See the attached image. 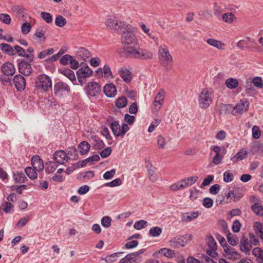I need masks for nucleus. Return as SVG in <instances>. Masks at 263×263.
Returning <instances> with one entry per match:
<instances>
[{
	"mask_svg": "<svg viewBox=\"0 0 263 263\" xmlns=\"http://www.w3.org/2000/svg\"><path fill=\"white\" fill-rule=\"evenodd\" d=\"M125 29L122 34V42L125 45H129L126 48V53L131 58L135 59H139L141 60H148L153 58V53L149 51L136 48L135 45H137V40L135 34L129 30V28L128 27Z\"/></svg>",
	"mask_w": 263,
	"mask_h": 263,
	"instance_id": "obj_1",
	"label": "nucleus"
},
{
	"mask_svg": "<svg viewBox=\"0 0 263 263\" xmlns=\"http://www.w3.org/2000/svg\"><path fill=\"white\" fill-rule=\"evenodd\" d=\"M212 91H210L208 88L203 89L198 97L199 106L202 108H208L212 102Z\"/></svg>",
	"mask_w": 263,
	"mask_h": 263,
	"instance_id": "obj_2",
	"label": "nucleus"
},
{
	"mask_svg": "<svg viewBox=\"0 0 263 263\" xmlns=\"http://www.w3.org/2000/svg\"><path fill=\"white\" fill-rule=\"evenodd\" d=\"M110 127L115 137H123L129 129L127 123H123L121 127L119 121L112 120L110 122Z\"/></svg>",
	"mask_w": 263,
	"mask_h": 263,
	"instance_id": "obj_3",
	"label": "nucleus"
},
{
	"mask_svg": "<svg viewBox=\"0 0 263 263\" xmlns=\"http://www.w3.org/2000/svg\"><path fill=\"white\" fill-rule=\"evenodd\" d=\"M105 25L110 29L119 32L123 29H126L127 25L125 23L117 19L116 16H111L105 21Z\"/></svg>",
	"mask_w": 263,
	"mask_h": 263,
	"instance_id": "obj_4",
	"label": "nucleus"
},
{
	"mask_svg": "<svg viewBox=\"0 0 263 263\" xmlns=\"http://www.w3.org/2000/svg\"><path fill=\"white\" fill-rule=\"evenodd\" d=\"M192 238V235L189 234L174 237L170 240V246L172 248L176 249L183 247L189 240H191Z\"/></svg>",
	"mask_w": 263,
	"mask_h": 263,
	"instance_id": "obj_5",
	"label": "nucleus"
},
{
	"mask_svg": "<svg viewBox=\"0 0 263 263\" xmlns=\"http://www.w3.org/2000/svg\"><path fill=\"white\" fill-rule=\"evenodd\" d=\"M92 72V70L88 65L85 64L83 65L81 64V67L77 71L79 82L81 84L85 83L86 78L91 77Z\"/></svg>",
	"mask_w": 263,
	"mask_h": 263,
	"instance_id": "obj_6",
	"label": "nucleus"
},
{
	"mask_svg": "<svg viewBox=\"0 0 263 263\" xmlns=\"http://www.w3.org/2000/svg\"><path fill=\"white\" fill-rule=\"evenodd\" d=\"M158 57L159 60L164 63L171 64L173 62V58L165 45H162L159 47Z\"/></svg>",
	"mask_w": 263,
	"mask_h": 263,
	"instance_id": "obj_7",
	"label": "nucleus"
},
{
	"mask_svg": "<svg viewBox=\"0 0 263 263\" xmlns=\"http://www.w3.org/2000/svg\"><path fill=\"white\" fill-rule=\"evenodd\" d=\"M36 86L42 88L45 91L51 89L52 82L50 78L46 74H41L37 78Z\"/></svg>",
	"mask_w": 263,
	"mask_h": 263,
	"instance_id": "obj_8",
	"label": "nucleus"
},
{
	"mask_svg": "<svg viewBox=\"0 0 263 263\" xmlns=\"http://www.w3.org/2000/svg\"><path fill=\"white\" fill-rule=\"evenodd\" d=\"M205 241L208 247L206 254L213 258L216 257L218 255L216 252L217 246L214 238L211 235L207 236L205 238Z\"/></svg>",
	"mask_w": 263,
	"mask_h": 263,
	"instance_id": "obj_9",
	"label": "nucleus"
},
{
	"mask_svg": "<svg viewBox=\"0 0 263 263\" xmlns=\"http://www.w3.org/2000/svg\"><path fill=\"white\" fill-rule=\"evenodd\" d=\"M55 162L59 164H64L69 159L67 154L63 150L55 152L53 156Z\"/></svg>",
	"mask_w": 263,
	"mask_h": 263,
	"instance_id": "obj_10",
	"label": "nucleus"
},
{
	"mask_svg": "<svg viewBox=\"0 0 263 263\" xmlns=\"http://www.w3.org/2000/svg\"><path fill=\"white\" fill-rule=\"evenodd\" d=\"M70 91L69 86L65 83L59 82L54 86V93L56 96H62L64 92Z\"/></svg>",
	"mask_w": 263,
	"mask_h": 263,
	"instance_id": "obj_11",
	"label": "nucleus"
},
{
	"mask_svg": "<svg viewBox=\"0 0 263 263\" xmlns=\"http://www.w3.org/2000/svg\"><path fill=\"white\" fill-rule=\"evenodd\" d=\"M19 72L26 76L30 75L32 72V68L29 62L22 61L18 64Z\"/></svg>",
	"mask_w": 263,
	"mask_h": 263,
	"instance_id": "obj_12",
	"label": "nucleus"
},
{
	"mask_svg": "<svg viewBox=\"0 0 263 263\" xmlns=\"http://www.w3.org/2000/svg\"><path fill=\"white\" fill-rule=\"evenodd\" d=\"M165 97V91L161 89L157 94L153 103V109L156 111H158L161 107Z\"/></svg>",
	"mask_w": 263,
	"mask_h": 263,
	"instance_id": "obj_13",
	"label": "nucleus"
},
{
	"mask_svg": "<svg viewBox=\"0 0 263 263\" xmlns=\"http://www.w3.org/2000/svg\"><path fill=\"white\" fill-rule=\"evenodd\" d=\"M226 254L224 256L229 259L237 260L240 258V254L236 251L235 249L229 245H225L223 248Z\"/></svg>",
	"mask_w": 263,
	"mask_h": 263,
	"instance_id": "obj_14",
	"label": "nucleus"
},
{
	"mask_svg": "<svg viewBox=\"0 0 263 263\" xmlns=\"http://www.w3.org/2000/svg\"><path fill=\"white\" fill-rule=\"evenodd\" d=\"M13 82L16 89L20 91L25 89L26 86V81L24 77L21 74H17L14 76Z\"/></svg>",
	"mask_w": 263,
	"mask_h": 263,
	"instance_id": "obj_15",
	"label": "nucleus"
},
{
	"mask_svg": "<svg viewBox=\"0 0 263 263\" xmlns=\"http://www.w3.org/2000/svg\"><path fill=\"white\" fill-rule=\"evenodd\" d=\"M87 93L91 97H95L101 91V86L98 83L90 82L87 86Z\"/></svg>",
	"mask_w": 263,
	"mask_h": 263,
	"instance_id": "obj_16",
	"label": "nucleus"
},
{
	"mask_svg": "<svg viewBox=\"0 0 263 263\" xmlns=\"http://www.w3.org/2000/svg\"><path fill=\"white\" fill-rule=\"evenodd\" d=\"M118 74L126 83H129L132 80L133 76L131 72L125 67L119 69Z\"/></svg>",
	"mask_w": 263,
	"mask_h": 263,
	"instance_id": "obj_17",
	"label": "nucleus"
},
{
	"mask_svg": "<svg viewBox=\"0 0 263 263\" xmlns=\"http://www.w3.org/2000/svg\"><path fill=\"white\" fill-rule=\"evenodd\" d=\"M135 255L133 253L127 254L120 260L119 263H140L141 261V257Z\"/></svg>",
	"mask_w": 263,
	"mask_h": 263,
	"instance_id": "obj_18",
	"label": "nucleus"
},
{
	"mask_svg": "<svg viewBox=\"0 0 263 263\" xmlns=\"http://www.w3.org/2000/svg\"><path fill=\"white\" fill-rule=\"evenodd\" d=\"M240 249L246 254H249L252 249L251 244L249 243L248 239L245 236L242 237L240 240Z\"/></svg>",
	"mask_w": 263,
	"mask_h": 263,
	"instance_id": "obj_19",
	"label": "nucleus"
},
{
	"mask_svg": "<svg viewBox=\"0 0 263 263\" xmlns=\"http://www.w3.org/2000/svg\"><path fill=\"white\" fill-rule=\"evenodd\" d=\"M14 55L17 54L20 57H25L27 58L31 62L33 61L34 55L32 54H27L25 50L21 46L15 45L14 46Z\"/></svg>",
	"mask_w": 263,
	"mask_h": 263,
	"instance_id": "obj_20",
	"label": "nucleus"
},
{
	"mask_svg": "<svg viewBox=\"0 0 263 263\" xmlns=\"http://www.w3.org/2000/svg\"><path fill=\"white\" fill-rule=\"evenodd\" d=\"M32 167L37 171L40 172L44 169V164L42 159L38 156H34L31 159Z\"/></svg>",
	"mask_w": 263,
	"mask_h": 263,
	"instance_id": "obj_21",
	"label": "nucleus"
},
{
	"mask_svg": "<svg viewBox=\"0 0 263 263\" xmlns=\"http://www.w3.org/2000/svg\"><path fill=\"white\" fill-rule=\"evenodd\" d=\"M103 91L105 95L109 98L114 97L117 94L116 87L111 83L105 85L104 87Z\"/></svg>",
	"mask_w": 263,
	"mask_h": 263,
	"instance_id": "obj_22",
	"label": "nucleus"
},
{
	"mask_svg": "<svg viewBox=\"0 0 263 263\" xmlns=\"http://www.w3.org/2000/svg\"><path fill=\"white\" fill-rule=\"evenodd\" d=\"M3 72L7 76H12L15 72V68L13 64L10 62H7L2 66Z\"/></svg>",
	"mask_w": 263,
	"mask_h": 263,
	"instance_id": "obj_23",
	"label": "nucleus"
},
{
	"mask_svg": "<svg viewBox=\"0 0 263 263\" xmlns=\"http://www.w3.org/2000/svg\"><path fill=\"white\" fill-rule=\"evenodd\" d=\"M247 103V101L241 100L235 107L234 106L233 115H241L245 110H247V106L246 105Z\"/></svg>",
	"mask_w": 263,
	"mask_h": 263,
	"instance_id": "obj_24",
	"label": "nucleus"
},
{
	"mask_svg": "<svg viewBox=\"0 0 263 263\" xmlns=\"http://www.w3.org/2000/svg\"><path fill=\"white\" fill-rule=\"evenodd\" d=\"M90 148V145L88 142L83 141L78 145V151L81 155H85L89 152Z\"/></svg>",
	"mask_w": 263,
	"mask_h": 263,
	"instance_id": "obj_25",
	"label": "nucleus"
},
{
	"mask_svg": "<svg viewBox=\"0 0 263 263\" xmlns=\"http://www.w3.org/2000/svg\"><path fill=\"white\" fill-rule=\"evenodd\" d=\"M60 73L68 78L72 83L76 81L74 73L73 71L69 68H63L59 69Z\"/></svg>",
	"mask_w": 263,
	"mask_h": 263,
	"instance_id": "obj_26",
	"label": "nucleus"
},
{
	"mask_svg": "<svg viewBox=\"0 0 263 263\" xmlns=\"http://www.w3.org/2000/svg\"><path fill=\"white\" fill-rule=\"evenodd\" d=\"M206 43L220 50H223L224 48L225 44L223 43L214 39H208Z\"/></svg>",
	"mask_w": 263,
	"mask_h": 263,
	"instance_id": "obj_27",
	"label": "nucleus"
},
{
	"mask_svg": "<svg viewBox=\"0 0 263 263\" xmlns=\"http://www.w3.org/2000/svg\"><path fill=\"white\" fill-rule=\"evenodd\" d=\"M248 154V151L245 149H241L234 156H233L231 160L234 162H237L238 161H241L245 159Z\"/></svg>",
	"mask_w": 263,
	"mask_h": 263,
	"instance_id": "obj_28",
	"label": "nucleus"
},
{
	"mask_svg": "<svg viewBox=\"0 0 263 263\" xmlns=\"http://www.w3.org/2000/svg\"><path fill=\"white\" fill-rule=\"evenodd\" d=\"M0 49L3 53H6L9 55H14V48L9 44L1 43L0 44Z\"/></svg>",
	"mask_w": 263,
	"mask_h": 263,
	"instance_id": "obj_29",
	"label": "nucleus"
},
{
	"mask_svg": "<svg viewBox=\"0 0 263 263\" xmlns=\"http://www.w3.org/2000/svg\"><path fill=\"white\" fill-rule=\"evenodd\" d=\"M198 179V177L196 176H192L191 177L186 178L184 179L181 180V182L183 185L184 188H186L188 186H191L194 184Z\"/></svg>",
	"mask_w": 263,
	"mask_h": 263,
	"instance_id": "obj_30",
	"label": "nucleus"
},
{
	"mask_svg": "<svg viewBox=\"0 0 263 263\" xmlns=\"http://www.w3.org/2000/svg\"><path fill=\"white\" fill-rule=\"evenodd\" d=\"M198 216V213L197 212L192 213L183 214L181 216V220L182 221L190 222L197 218Z\"/></svg>",
	"mask_w": 263,
	"mask_h": 263,
	"instance_id": "obj_31",
	"label": "nucleus"
},
{
	"mask_svg": "<svg viewBox=\"0 0 263 263\" xmlns=\"http://www.w3.org/2000/svg\"><path fill=\"white\" fill-rule=\"evenodd\" d=\"M13 178L15 181L18 183H24L27 180L25 175L22 172H17L13 173Z\"/></svg>",
	"mask_w": 263,
	"mask_h": 263,
	"instance_id": "obj_32",
	"label": "nucleus"
},
{
	"mask_svg": "<svg viewBox=\"0 0 263 263\" xmlns=\"http://www.w3.org/2000/svg\"><path fill=\"white\" fill-rule=\"evenodd\" d=\"M253 254L256 257L259 263H263V250L260 248H255L252 251Z\"/></svg>",
	"mask_w": 263,
	"mask_h": 263,
	"instance_id": "obj_33",
	"label": "nucleus"
},
{
	"mask_svg": "<svg viewBox=\"0 0 263 263\" xmlns=\"http://www.w3.org/2000/svg\"><path fill=\"white\" fill-rule=\"evenodd\" d=\"M252 211L257 216H263V205L256 203L251 206Z\"/></svg>",
	"mask_w": 263,
	"mask_h": 263,
	"instance_id": "obj_34",
	"label": "nucleus"
},
{
	"mask_svg": "<svg viewBox=\"0 0 263 263\" xmlns=\"http://www.w3.org/2000/svg\"><path fill=\"white\" fill-rule=\"evenodd\" d=\"M100 157L98 155H95L82 161V166H84L89 164L91 165L95 161H98L100 160Z\"/></svg>",
	"mask_w": 263,
	"mask_h": 263,
	"instance_id": "obj_35",
	"label": "nucleus"
},
{
	"mask_svg": "<svg viewBox=\"0 0 263 263\" xmlns=\"http://www.w3.org/2000/svg\"><path fill=\"white\" fill-rule=\"evenodd\" d=\"M159 253L167 258H173L175 256V254L173 250L167 248L161 249L159 251Z\"/></svg>",
	"mask_w": 263,
	"mask_h": 263,
	"instance_id": "obj_36",
	"label": "nucleus"
},
{
	"mask_svg": "<svg viewBox=\"0 0 263 263\" xmlns=\"http://www.w3.org/2000/svg\"><path fill=\"white\" fill-rule=\"evenodd\" d=\"M225 84L228 88L232 89L238 86V82L236 79L231 78L226 80Z\"/></svg>",
	"mask_w": 263,
	"mask_h": 263,
	"instance_id": "obj_37",
	"label": "nucleus"
},
{
	"mask_svg": "<svg viewBox=\"0 0 263 263\" xmlns=\"http://www.w3.org/2000/svg\"><path fill=\"white\" fill-rule=\"evenodd\" d=\"M25 173L28 177L31 180H34L37 177L36 171L33 167H27L25 170Z\"/></svg>",
	"mask_w": 263,
	"mask_h": 263,
	"instance_id": "obj_38",
	"label": "nucleus"
},
{
	"mask_svg": "<svg viewBox=\"0 0 263 263\" xmlns=\"http://www.w3.org/2000/svg\"><path fill=\"white\" fill-rule=\"evenodd\" d=\"M227 238L228 242L232 246H235L238 244V239L235 235L231 234L230 232L227 234Z\"/></svg>",
	"mask_w": 263,
	"mask_h": 263,
	"instance_id": "obj_39",
	"label": "nucleus"
},
{
	"mask_svg": "<svg viewBox=\"0 0 263 263\" xmlns=\"http://www.w3.org/2000/svg\"><path fill=\"white\" fill-rule=\"evenodd\" d=\"M221 111L224 114H232L234 111V106L230 104H226L222 105L221 107Z\"/></svg>",
	"mask_w": 263,
	"mask_h": 263,
	"instance_id": "obj_40",
	"label": "nucleus"
},
{
	"mask_svg": "<svg viewBox=\"0 0 263 263\" xmlns=\"http://www.w3.org/2000/svg\"><path fill=\"white\" fill-rule=\"evenodd\" d=\"M1 208L6 213H11L14 211V206L9 202H4Z\"/></svg>",
	"mask_w": 263,
	"mask_h": 263,
	"instance_id": "obj_41",
	"label": "nucleus"
},
{
	"mask_svg": "<svg viewBox=\"0 0 263 263\" xmlns=\"http://www.w3.org/2000/svg\"><path fill=\"white\" fill-rule=\"evenodd\" d=\"M162 233V229L159 227H154L149 230V235L156 237L159 236Z\"/></svg>",
	"mask_w": 263,
	"mask_h": 263,
	"instance_id": "obj_42",
	"label": "nucleus"
},
{
	"mask_svg": "<svg viewBox=\"0 0 263 263\" xmlns=\"http://www.w3.org/2000/svg\"><path fill=\"white\" fill-rule=\"evenodd\" d=\"M58 167L57 163L50 161L47 163V166L45 168V171L47 173L50 174L54 172Z\"/></svg>",
	"mask_w": 263,
	"mask_h": 263,
	"instance_id": "obj_43",
	"label": "nucleus"
},
{
	"mask_svg": "<svg viewBox=\"0 0 263 263\" xmlns=\"http://www.w3.org/2000/svg\"><path fill=\"white\" fill-rule=\"evenodd\" d=\"M127 99L124 97L119 98L116 101V105L119 108L125 107L127 105Z\"/></svg>",
	"mask_w": 263,
	"mask_h": 263,
	"instance_id": "obj_44",
	"label": "nucleus"
},
{
	"mask_svg": "<svg viewBox=\"0 0 263 263\" xmlns=\"http://www.w3.org/2000/svg\"><path fill=\"white\" fill-rule=\"evenodd\" d=\"M55 25L60 27H62L66 24V20L62 15H58L55 20Z\"/></svg>",
	"mask_w": 263,
	"mask_h": 263,
	"instance_id": "obj_45",
	"label": "nucleus"
},
{
	"mask_svg": "<svg viewBox=\"0 0 263 263\" xmlns=\"http://www.w3.org/2000/svg\"><path fill=\"white\" fill-rule=\"evenodd\" d=\"M222 19L226 23H231L235 19V17L232 13H227L222 15Z\"/></svg>",
	"mask_w": 263,
	"mask_h": 263,
	"instance_id": "obj_46",
	"label": "nucleus"
},
{
	"mask_svg": "<svg viewBox=\"0 0 263 263\" xmlns=\"http://www.w3.org/2000/svg\"><path fill=\"white\" fill-rule=\"evenodd\" d=\"M105 146L104 142L100 138H96L94 140L93 148L95 149H101Z\"/></svg>",
	"mask_w": 263,
	"mask_h": 263,
	"instance_id": "obj_47",
	"label": "nucleus"
},
{
	"mask_svg": "<svg viewBox=\"0 0 263 263\" xmlns=\"http://www.w3.org/2000/svg\"><path fill=\"white\" fill-rule=\"evenodd\" d=\"M122 184V181L120 178H116L109 182L105 183L104 186L115 187L120 185Z\"/></svg>",
	"mask_w": 263,
	"mask_h": 263,
	"instance_id": "obj_48",
	"label": "nucleus"
},
{
	"mask_svg": "<svg viewBox=\"0 0 263 263\" xmlns=\"http://www.w3.org/2000/svg\"><path fill=\"white\" fill-rule=\"evenodd\" d=\"M148 224V222L147 221H145L144 220H140L138 221H137L135 223L134 225V227L136 230H141L143 228H144L145 226H146Z\"/></svg>",
	"mask_w": 263,
	"mask_h": 263,
	"instance_id": "obj_49",
	"label": "nucleus"
},
{
	"mask_svg": "<svg viewBox=\"0 0 263 263\" xmlns=\"http://www.w3.org/2000/svg\"><path fill=\"white\" fill-rule=\"evenodd\" d=\"M53 52H54V50L53 48H49L48 49L45 50L39 53V54L37 55V57L39 59H44L47 55H50V54H52Z\"/></svg>",
	"mask_w": 263,
	"mask_h": 263,
	"instance_id": "obj_50",
	"label": "nucleus"
},
{
	"mask_svg": "<svg viewBox=\"0 0 263 263\" xmlns=\"http://www.w3.org/2000/svg\"><path fill=\"white\" fill-rule=\"evenodd\" d=\"M252 134L253 138L255 139H258L260 137L261 132L259 128L257 126L254 125L253 126L252 129Z\"/></svg>",
	"mask_w": 263,
	"mask_h": 263,
	"instance_id": "obj_51",
	"label": "nucleus"
},
{
	"mask_svg": "<svg viewBox=\"0 0 263 263\" xmlns=\"http://www.w3.org/2000/svg\"><path fill=\"white\" fill-rule=\"evenodd\" d=\"M41 16L47 23H51L52 22V16L50 13L42 12Z\"/></svg>",
	"mask_w": 263,
	"mask_h": 263,
	"instance_id": "obj_52",
	"label": "nucleus"
},
{
	"mask_svg": "<svg viewBox=\"0 0 263 263\" xmlns=\"http://www.w3.org/2000/svg\"><path fill=\"white\" fill-rule=\"evenodd\" d=\"M11 10L12 12L16 13V14L19 15V16H24V9L20 6L16 5L12 6Z\"/></svg>",
	"mask_w": 263,
	"mask_h": 263,
	"instance_id": "obj_53",
	"label": "nucleus"
},
{
	"mask_svg": "<svg viewBox=\"0 0 263 263\" xmlns=\"http://www.w3.org/2000/svg\"><path fill=\"white\" fill-rule=\"evenodd\" d=\"M252 83L254 86L258 88H262L263 87V81L261 77H256L252 80Z\"/></svg>",
	"mask_w": 263,
	"mask_h": 263,
	"instance_id": "obj_54",
	"label": "nucleus"
},
{
	"mask_svg": "<svg viewBox=\"0 0 263 263\" xmlns=\"http://www.w3.org/2000/svg\"><path fill=\"white\" fill-rule=\"evenodd\" d=\"M252 151L253 153H263V144H255L252 147Z\"/></svg>",
	"mask_w": 263,
	"mask_h": 263,
	"instance_id": "obj_55",
	"label": "nucleus"
},
{
	"mask_svg": "<svg viewBox=\"0 0 263 263\" xmlns=\"http://www.w3.org/2000/svg\"><path fill=\"white\" fill-rule=\"evenodd\" d=\"M103 76L105 78H109L110 77L112 78V72L109 66L106 64L103 68Z\"/></svg>",
	"mask_w": 263,
	"mask_h": 263,
	"instance_id": "obj_56",
	"label": "nucleus"
},
{
	"mask_svg": "<svg viewBox=\"0 0 263 263\" xmlns=\"http://www.w3.org/2000/svg\"><path fill=\"white\" fill-rule=\"evenodd\" d=\"M111 219L109 216H104L101 221V224L105 228H109L111 226Z\"/></svg>",
	"mask_w": 263,
	"mask_h": 263,
	"instance_id": "obj_57",
	"label": "nucleus"
},
{
	"mask_svg": "<svg viewBox=\"0 0 263 263\" xmlns=\"http://www.w3.org/2000/svg\"><path fill=\"white\" fill-rule=\"evenodd\" d=\"M11 18L9 14L1 13L0 14V21L6 24H10L11 23Z\"/></svg>",
	"mask_w": 263,
	"mask_h": 263,
	"instance_id": "obj_58",
	"label": "nucleus"
},
{
	"mask_svg": "<svg viewBox=\"0 0 263 263\" xmlns=\"http://www.w3.org/2000/svg\"><path fill=\"white\" fill-rule=\"evenodd\" d=\"M122 252L115 253L106 256L105 259L106 262L112 263L116 260V258L118 256V254H121Z\"/></svg>",
	"mask_w": 263,
	"mask_h": 263,
	"instance_id": "obj_59",
	"label": "nucleus"
},
{
	"mask_svg": "<svg viewBox=\"0 0 263 263\" xmlns=\"http://www.w3.org/2000/svg\"><path fill=\"white\" fill-rule=\"evenodd\" d=\"M31 29V26L30 23L25 22L21 26V31L23 34H28Z\"/></svg>",
	"mask_w": 263,
	"mask_h": 263,
	"instance_id": "obj_60",
	"label": "nucleus"
},
{
	"mask_svg": "<svg viewBox=\"0 0 263 263\" xmlns=\"http://www.w3.org/2000/svg\"><path fill=\"white\" fill-rule=\"evenodd\" d=\"M79 53L80 56L85 60V59H87L89 58L91 55L90 52L86 49L84 48H81L79 49Z\"/></svg>",
	"mask_w": 263,
	"mask_h": 263,
	"instance_id": "obj_61",
	"label": "nucleus"
},
{
	"mask_svg": "<svg viewBox=\"0 0 263 263\" xmlns=\"http://www.w3.org/2000/svg\"><path fill=\"white\" fill-rule=\"evenodd\" d=\"M223 7L221 5H218L217 3H215L214 4L213 10L214 14L217 15H220L223 11Z\"/></svg>",
	"mask_w": 263,
	"mask_h": 263,
	"instance_id": "obj_62",
	"label": "nucleus"
},
{
	"mask_svg": "<svg viewBox=\"0 0 263 263\" xmlns=\"http://www.w3.org/2000/svg\"><path fill=\"white\" fill-rule=\"evenodd\" d=\"M116 172V170L115 168H112L109 171L106 172L103 175V177L105 180H109L112 178L115 173Z\"/></svg>",
	"mask_w": 263,
	"mask_h": 263,
	"instance_id": "obj_63",
	"label": "nucleus"
},
{
	"mask_svg": "<svg viewBox=\"0 0 263 263\" xmlns=\"http://www.w3.org/2000/svg\"><path fill=\"white\" fill-rule=\"evenodd\" d=\"M233 179V175L230 171H227L223 174V180L226 182H231Z\"/></svg>",
	"mask_w": 263,
	"mask_h": 263,
	"instance_id": "obj_64",
	"label": "nucleus"
}]
</instances>
